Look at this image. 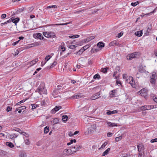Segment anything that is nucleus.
<instances>
[{"mask_svg": "<svg viewBox=\"0 0 157 157\" xmlns=\"http://www.w3.org/2000/svg\"><path fill=\"white\" fill-rule=\"evenodd\" d=\"M20 157H26V155L24 153H22L20 155Z\"/></svg>", "mask_w": 157, "mask_h": 157, "instance_id": "864d4df0", "label": "nucleus"}, {"mask_svg": "<svg viewBox=\"0 0 157 157\" xmlns=\"http://www.w3.org/2000/svg\"><path fill=\"white\" fill-rule=\"evenodd\" d=\"M13 17L11 18L9 20H8L7 21H6V24L10 22H12L13 20Z\"/></svg>", "mask_w": 157, "mask_h": 157, "instance_id": "5fc2aeb1", "label": "nucleus"}, {"mask_svg": "<svg viewBox=\"0 0 157 157\" xmlns=\"http://www.w3.org/2000/svg\"><path fill=\"white\" fill-rule=\"evenodd\" d=\"M140 94L143 93L147 92L146 90L144 89H142L139 91Z\"/></svg>", "mask_w": 157, "mask_h": 157, "instance_id": "8fccbe9b", "label": "nucleus"}, {"mask_svg": "<svg viewBox=\"0 0 157 157\" xmlns=\"http://www.w3.org/2000/svg\"><path fill=\"white\" fill-rule=\"evenodd\" d=\"M91 128H92V131H94L96 128V126L95 124H94L91 125Z\"/></svg>", "mask_w": 157, "mask_h": 157, "instance_id": "7c9ffc66", "label": "nucleus"}, {"mask_svg": "<svg viewBox=\"0 0 157 157\" xmlns=\"http://www.w3.org/2000/svg\"><path fill=\"white\" fill-rule=\"evenodd\" d=\"M50 38L53 37L54 38L56 37L55 34L54 32H49Z\"/></svg>", "mask_w": 157, "mask_h": 157, "instance_id": "a878e982", "label": "nucleus"}, {"mask_svg": "<svg viewBox=\"0 0 157 157\" xmlns=\"http://www.w3.org/2000/svg\"><path fill=\"white\" fill-rule=\"evenodd\" d=\"M147 92L143 93H140V94L143 96H146L147 95Z\"/></svg>", "mask_w": 157, "mask_h": 157, "instance_id": "603ef678", "label": "nucleus"}, {"mask_svg": "<svg viewBox=\"0 0 157 157\" xmlns=\"http://www.w3.org/2000/svg\"><path fill=\"white\" fill-rule=\"evenodd\" d=\"M157 79L156 73L155 72H154L152 73L151 75V76L150 82L152 84H155L156 82Z\"/></svg>", "mask_w": 157, "mask_h": 157, "instance_id": "7ed1b4c3", "label": "nucleus"}, {"mask_svg": "<svg viewBox=\"0 0 157 157\" xmlns=\"http://www.w3.org/2000/svg\"><path fill=\"white\" fill-rule=\"evenodd\" d=\"M154 105H149V110L152 109L154 108Z\"/></svg>", "mask_w": 157, "mask_h": 157, "instance_id": "4d7b16f0", "label": "nucleus"}, {"mask_svg": "<svg viewBox=\"0 0 157 157\" xmlns=\"http://www.w3.org/2000/svg\"><path fill=\"white\" fill-rule=\"evenodd\" d=\"M13 130L17 131L19 132H20L21 131V130L20 129L17 128H16V129H13Z\"/></svg>", "mask_w": 157, "mask_h": 157, "instance_id": "680f3d73", "label": "nucleus"}, {"mask_svg": "<svg viewBox=\"0 0 157 157\" xmlns=\"http://www.w3.org/2000/svg\"><path fill=\"white\" fill-rule=\"evenodd\" d=\"M38 61V59L36 58L35 59L32 61L30 62V64L31 65H33L35 64L36 62H37Z\"/></svg>", "mask_w": 157, "mask_h": 157, "instance_id": "412c9836", "label": "nucleus"}, {"mask_svg": "<svg viewBox=\"0 0 157 157\" xmlns=\"http://www.w3.org/2000/svg\"><path fill=\"white\" fill-rule=\"evenodd\" d=\"M59 122V119L58 118H56L54 119L53 123L54 124L58 123Z\"/></svg>", "mask_w": 157, "mask_h": 157, "instance_id": "2f4dec72", "label": "nucleus"}, {"mask_svg": "<svg viewBox=\"0 0 157 157\" xmlns=\"http://www.w3.org/2000/svg\"><path fill=\"white\" fill-rule=\"evenodd\" d=\"M129 80H130V81L129 82V83L131 85V86L135 88L136 87V85L134 81L133 80L132 77H130L129 78Z\"/></svg>", "mask_w": 157, "mask_h": 157, "instance_id": "1a4fd4ad", "label": "nucleus"}, {"mask_svg": "<svg viewBox=\"0 0 157 157\" xmlns=\"http://www.w3.org/2000/svg\"><path fill=\"white\" fill-rule=\"evenodd\" d=\"M108 68H102L101 69L103 73H105L107 72V70Z\"/></svg>", "mask_w": 157, "mask_h": 157, "instance_id": "a19ab883", "label": "nucleus"}, {"mask_svg": "<svg viewBox=\"0 0 157 157\" xmlns=\"http://www.w3.org/2000/svg\"><path fill=\"white\" fill-rule=\"evenodd\" d=\"M71 143L72 144L73 142L75 143L76 142V140L75 139L71 140H70Z\"/></svg>", "mask_w": 157, "mask_h": 157, "instance_id": "052dcab7", "label": "nucleus"}, {"mask_svg": "<svg viewBox=\"0 0 157 157\" xmlns=\"http://www.w3.org/2000/svg\"><path fill=\"white\" fill-rule=\"evenodd\" d=\"M68 135L70 136H73L74 135L73 133V132H70L69 133Z\"/></svg>", "mask_w": 157, "mask_h": 157, "instance_id": "0e129e2a", "label": "nucleus"}, {"mask_svg": "<svg viewBox=\"0 0 157 157\" xmlns=\"http://www.w3.org/2000/svg\"><path fill=\"white\" fill-rule=\"evenodd\" d=\"M122 138V135H121L119 137H117L115 138V141L116 142H118Z\"/></svg>", "mask_w": 157, "mask_h": 157, "instance_id": "c85d7f7f", "label": "nucleus"}, {"mask_svg": "<svg viewBox=\"0 0 157 157\" xmlns=\"http://www.w3.org/2000/svg\"><path fill=\"white\" fill-rule=\"evenodd\" d=\"M19 20L20 19L19 17H17L15 18H13V17L12 22L16 25V24L19 21Z\"/></svg>", "mask_w": 157, "mask_h": 157, "instance_id": "a211bd4d", "label": "nucleus"}, {"mask_svg": "<svg viewBox=\"0 0 157 157\" xmlns=\"http://www.w3.org/2000/svg\"><path fill=\"white\" fill-rule=\"evenodd\" d=\"M143 34L142 31H137L135 33V35L138 36H141Z\"/></svg>", "mask_w": 157, "mask_h": 157, "instance_id": "f3484780", "label": "nucleus"}, {"mask_svg": "<svg viewBox=\"0 0 157 157\" xmlns=\"http://www.w3.org/2000/svg\"><path fill=\"white\" fill-rule=\"evenodd\" d=\"M136 55H137L136 52H134L128 55L127 57V59L129 60H132L133 59L136 57Z\"/></svg>", "mask_w": 157, "mask_h": 157, "instance_id": "423d86ee", "label": "nucleus"}, {"mask_svg": "<svg viewBox=\"0 0 157 157\" xmlns=\"http://www.w3.org/2000/svg\"><path fill=\"white\" fill-rule=\"evenodd\" d=\"M26 108V107L25 106H23L19 107L20 110H23Z\"/></svg>", "mask_w": 157, "mask_h": 157, "instance_id": "3c124183", "label": "nucleus"}, {"mask_svg": "<svg viewBox=\"0 0 157 157\" xmlns=\"http://www.w3.org/2000/svg\"><path fill=\"white\" fill-rule=\"evenodd\" d=\"M29 46H30L29 47V48H31L32 47L36 46L35 42L33 43L32 44H29Z\"/></svg>", "mask_w": 157, "mask_h": 157, "instance_id": "ea45409f", "label": "nucleus"}, {"mask_svg": "<svg viewBox=\"0 0 157 157\" xmlns=\"http://www.w3.org/2000/svg\"><path fill=\"white\" fill-rule=\"evenodd\" d=\"M78 63L83 67L86 66L87 63L86 58L83 57L80 58L78 60Z\"/></svg>", "mask_w": 157, "mask_h": 157, "instance_id": "f03ea898", "label": "nucleus"}, {"mask_svg": "<svg viewBox=\"0 0 157 157\" xmlns=\"http://www.w3.org/2000/svg\"><path fill=\"white\" fill-rule=\"evenodd\" d=\"M29 9L28 10V11L29 12H31L33 10V9H34V8L33 7H31L29 8Z\"/></svg>", "mask_w": 157, "mask_h": 157, "instance_id": "6e6d98bb", "label": "nucleus"}, {"mask_svg": "<svg viewBox=\"0 0 157 157\" xmlns=\"http://www.w3.org/2000/svg\"><path fill=\"white\" fill-rule=\"evenodd\" d=\"M57 64V62L56 61H54L51 65L50 67V68H52L55 66Z\"/></svg>", "mask_w": 157, "mask_h": 157, "instance_id": "c9c22d12", "label": "nucleus"}, {"mask_svg": "<svg viewBox=\"0 0 157 157\" xmlns=\"http://www.w3.org/2000/svg\"><path fill=\"white\" fill-rule=\"evenodd\" d=\"M73 152H75L73 149H65L63 152V154L65 155L69 156L73 153Z\"/></svg>", "mask_w": 157, "mask_h": 157, "instance_id": "39448f33", "label": "nucleus"}, {"mask_svg": "<svg viewBox=\"0 0 157 157\" xmlns=\"http://www.w3.org/2000/svg\"><path fill=\"white\" fill-rule=\"evenodd\" d=\"M45 85L44 82H41L38 86L37 89L36 90L35 92H38L40 95L42 94H47V91L45 88Z\"/></svg>", "mask_w": 157, "mask_h": 157, "instance_id": "f257e3e1", "label": "nucleus"}, {"mask_svg": "<svg viewBox=\"0 0 157 157\" xmlns=\"http://www.w3.org/2000/svg\"><path fill=\"white\" fill-rule=\"evenodd\" d=\"M49 131V127L48 126L45 127L44 129V133H47Z\"/></svg>", "mask_w": 157, "mask_h": 157, "instance_id": "c756f323", "label": "nucleus"}, {"mask_svg": "<svg viewBox=\"0 0 157 157\" xmlns=\"http://www.w3.org/2000/svg\"><path fill=\"white\" fill-rule=\"evenodd\" d=\"M117 113V110H115L112 111L108 110L107 112H106V114L107 115H111L115 113Z\"/></svg>", "mask_w": 157, "mask_h": 157, "instance_id": "dca6fc26", "label": "nucleus"}, {"mask_svg": "<svg viewBox=\"0 0 157 157\" xmlns=\"http://www.w3.org/2000/svg\"><path fill=\"white\" fill-rule=\"evenodd\" d=\"M116 83L117 84V85H118V84L121 85V82L120 81L117 80Z\"/></svg>", "mask_w": 157, "mask_h": 157, "instance_id": "69168bd1", "label": "nucleus"}, {"mask_svg": "<svg viewBox=\"0 0 157 157\" xmlns=\"http://www.w3.org/2000/svg\"><path fill=\"white\" fill-rule=\"evenodd\" d=\"M12 109V108L10 107V106H8L7 107V109H6V110L7 112H9Z\"/></svg>", "mask_w": 157, "mask_h": 157, "instance_id": "4c0bfd02", "label": "nucleus"}, {"mask_svg": "<svg viewBox=\"0 0 157 157\" xmlns=\"http://www.w3.org/2000/svg\"><path fill=\"white\" fill-rule=\"evenodd\" d=\"M113 133L111 132H108L107 134V136L108 137H110L112 136Z\"/></svg>", "mask_w": 157, "mask_h": 157, "instance_id": "13d9d810", "label": "nucleus"}, {"mask_svg": "<svg viewBox=\"0 0 157 157\" xmlns=\"http://www.w3.org/2000/svg\"><path fill=\"white\" fill-rule=\"evenodd\" d=\"M6 145L11 148H12L14 147L13 144L11 142H7L6 143Z\"/></svg>", "mask_w": 157, "mask_h": 157, "instance_id": "4be33fe9", "label": "nucleus"}, {"mask_svg": "<svg viewBox=\"0 0 157 157\" xmlns=\"http://www.w3.org/2000/svg\"><path fill=\"white\" fill-rule=\"evenodd\" d=\"M153 100L155 102L157 103V98L156 97H155V98H153Z\"/></svg>", "mask_w": 157, "mask_h": 157, "instance_id": "774afa93", "label": "nucleus"}, {"mask_svg": "<svg viewBox=\"0 0 157 157\" xmlns=\"http://www.w3.org/2000/svg\"><path fill=\"white\" fill-rule=\"evenodd\" d=\"M37 36H38V39L40 40L43 39L44 38L42 35L40 33H37Z\"/></svg>", "mask_w": 157, "mask_h": 157, "instance_id": "bb28decb", "label": "nucleus"}, {"mask_svg": "<svg viewBox=\"0 0 157 157\" xmlns=\"http://www.w3.org/2000/svg\"><path fill=\"white\" fill-rule=\"evenodd\" d=\"M110 148H108L102 154V156H104L107 155L108 154V152L110 151Z\"/></svg>", "mask_w": 157, "mask_h": 157, "instance_id": "b1692460", "label": "nucleus"}, {"mask_svg": "<svg viewBox=\"0 0 157 157\" xmlns=\"http://www.w3.org/2000/svg\"><path fill=\"white\" fill-rule=\"evenodd\" d=\"M25 141V144H26L28 145L30 144V142L28 139H27Z\"/></svg>", "mask_w": 157, "mask_h": 157, "instance_id": "49530a36", "label": "nucleus"}, {"mask_svg": "<svg viewBox=\"0 0 157 157\" xmlns=\"http://www.w3.org/2000/svg\"><path fill=\"white\" fill-rule=\"evenodd\" d=\"M100 78V76L99 74H96L94 76V79H96V78L99 79Z\"/></svg>", "mask_w": 157, "mask_h": 157, "instance_id": "473e14b6", "label": "nucleus"}, {"mask_svg": "<svg viewBox=\"0 0 157 157\" xmlns=\"http://www.w3.org/2000/svg\"><path fill=\"white\" fill-rule=\"evenodd\" d=\"M139 72L142 73L144 71V70L143 69L142 67H140L139 68Z\"/></svg>", "mask_w": 157, "mask_h": 157, "instance_id": "72a5a7b5", "label": "nucleus"}, {"mask_svg": "<svg viewBox=\"0 0 157 157\" xmlns=\"http://www.w3.org/2000/svg\"><path fill=\"white\" fill-rule=\"evenodd\" d=\"M69 23H64V24H55V25H67Z\"/></svg>", "mask_w": 157, "mask_h": 157, "instance_id": "a18cd8bd", "label": "nucleus"}, {"mask_svg": "<svg viewBox=\"0 0 157 157\" xmlns=\"http://www.w3.org/2000/svg\"><path fill=\"white\" fill-rule=\"evenodd\" d=\"M123 33L121 32L120 33L118 34V36H117V37L118 38H120L123 35Z\"/></svg>", "mask_w": 157, "mask_h": 157, "instance_id": "c03bdc74", "label": "nucleus"}, {"mask_svg": "<svg viewBox=\"0 0 157 157\" xmlns=\"http://www.w3.org/2000/svg\"><path fill=\"white\" fill-rule=\"evenodd\" d=\"M117 43V41L116 40L114 41H113L111 42L110 44L109 45L110 46H114L115 45H116Z\"/></svg>", "mask_w": 157, "mask_h": 157, "instance_id": "393cba45", "label": "nucleus"}, {"mask_svg": "<svg viewBox=\"0 0 157 157\" xmlns=\"http://www.w3.org/2000/svg\"><path fill=\"white\" fill-rule=\"evenodd\" d=\"M107 124H108L109 127H113L114 126H117V124L115 123H112L110 122H107Z\"/></svg>", "mask_w": 157, "mask_h": 157, "instance_id": "4468645a", "label": "nucleus"}, {"mask_svg": "<svg viewBox=\"0 0 157 157\" xmlns=\"http://www.w3.org/2000/svg\"><path fill=\"white\" fill-rule=\"evenodd\" d=\"M43 34L44 36H45L46 37L48 38H50L49 37V32H44L43 33Z\"/></svg>", "mask_w": 157, "mask_h": 157, "instance_id": "cd10ccee", "label": "nucleus"}, {"mask_svg": "<svg viewBox=\"0 0 157 157\" xmlns=\"http://www.w3.org/2000/svg\"><path fill=\"white\" fill-rule=\"evenodd\" d=\"M17 135L16 134H13L11 135L9 134V137L10 139H13L14 138L17 137Z\"/></svg>", "mask_w": 157, "mask_h": 157, "instance_id": "6ab92c4d", "label": "nucleus"}, {"mask_svg": "<svg viewBox=\"0 0 157 157\" xmlns=\"http://www.w3.org/2000/svg\"><path fill=\"white\" fill-rule=\"evenodd\" d=\"M82 147L81 145H76L75 146L73 147L72 146L71 149H73L74 150V151L75 152H73V153L76 152L77 151H79L80 149H81Z\"/></svg>", "mask_w": 157, "mask_h": 157, "instance_id": "0eeeda50", "label": "nucleus"}, {"mask_svg": "<svg viewBox=\"0 0 157 157\" xmlns=\"http://www.w3.org/2000/svg\"><path fill=\"white\" fill-rule=\"evenodd\" d=\"M68 116L66 115H64L62 116V120L64 122H65L67 120Z\"/></svg>", "mask_w": 157, "mask_h": 157, "instance_id": "5701e85b", "label": "nucleus"}, {"mask_svg": "<svg viewBox=\"0 0 157 157\" xmlns=\"http://www.w3.org/2000/svg\"><path fill=\"white\" fill-rule=\"evenodd\" d=\"M19 41H20V40H19L15 42H13L12 44V45H14V46L16 44H18V42H19Z\"/></svg>", "mask_w": 157, "mask_h": 157, "instance_id": "bf43d9fd", "label": "nucleus"}, {"mask_svg": "<svg viewBox=\"0 0 157 157\" xmlns=\"http://www.w3.org/2000/svg\"><path fill=\"white\" fill-rule=\"evenodd\" d=\"M101 92V91H100L99 92L93 94L90 98H88V100H93L100 98L101 97L100 96Z\"/></svg>", "mask_w": 157, "mask_h": 157, "instance_id": "20e7f679", "label": "nucleus"}, {"mask_svg": "<svg viewBox=\"0 0 157 157\" xmlns=\"http://www.w3.org/2000/svg\"><path fill=\"white\" fill-rule=\"evenodd\" d=\"M95 38V36H90L86 38L84 40L86 42H88L93 39H94Z\"/></svg>", "mask_w": 157, "mask_h": 157, "instance_id": "9b49d317", "label": "nucleus"}, {"mask_svg": "<svg viewBox=\"0 0 157 157\" xmlns=\"http://www.w3.org/2000/svg\"><path fill=\"white\" fill-rule=\"evenodd\" d=\"M88 132H90V133H91V132H93V131H92V128H91V127L88 128Z\"/></svg>", "mask_w": 157, "mask_h": 157, "instance_id": "e2e57ef3", "label": "nucleus"}, {"mask_svg": "<svg viewBox=\"0 0 157 157\" xmlns=\"http://www.w3.org/2000/svg\"><path fill=\"white\" fill-rule=\"evenodd\" d=\"M41 103L42 105H44L46 104L45 101V100H44L42 101Z\"/></svg>", "mask_w": 157, "mask_h": 157, "instance_id": "338daca9", "label": "nucleus"}, {"mask_svg": "<svg viewBox=\"0 0 157 157\" xmlns=\"http://www.w3.org/2000/svg\"><path fill=\"white\" fill-rule=\"evenodd\" d=\"M108 144V143L107 142H105L101 146V148H103L105 147L106 145Z\"/></svg>", "mask_w": 157, "mask_h": 157, "instance_id": "58836bf2", "label": "nucleus"}, {"mask_svg": "<svg viewBox=\"0 0 157 157\" xmlns=\"http://www.w3.org/2000/svg\"><path fill=\"white\" fill-rule=\"evenodd\" d=\"M6 17V14H3L1 15V18L2 19H3L5 18Z\"/></svg>", "mask_w": 157, "mask_h": 157, "instance_id": "79ce46f5", "label": "nucleus"}, {"mask_svg": "<svg viewBox=\"0 0 157 157\" xmlns=\"http://www.w3.org/2000/svg\"><path fill=\"white\" fill-rule=\"evenodd\" d=\"M138 4H139V2H132L131 3V6H135L136 5H137Z\"/></svg>", "mask_w": 157, "mask_h": 157, "instance_id": "f704fd0d", "label": "nucleus"}, {"mask_svg": "<svg viewBox=\"0 0 157 157\" xmlns=\"http://www.w3.org/2000/svg\"><path fill=\"white\" fill-rule=\"evenodd\" d=\"M85 47V46H84V47L82 48L78 52H77L76 54H78L79 55L81 54L85 50L84 48Z\"/></svg>", "mask_w": 157, "mask_h": 157, "instance_id": "2eb2a0df", "label": "nucleus"}, {"mask_svg": "<svg viewBox=\"0 0 157 157\" xmlns=\"http://www.w3.org/2000/svg\"><path fill=\"white\" fill-rule=\"evenodd\" d=\"M76 46L74 45H71L69 47V48L71 49H73L76 48Z\"/></svg>", "mask_w": 157, "mask_h": 157, "instance_id": "09e8293b", "label": "nucleus"}, {"mask_svg": "<svg viewBox=\"0 0 157 157\" xmlns=\"http://www.w3.org/2000/svg\"><path fill=\"white\" fill-rule=\"evenodd\" d=\"M31 106H32V109H35L37 106V105L35 104H31Z\"/></svg>", "mask_w": 157, "mask_h": 157, "instance_id": "37998d69", "label": "nucleus"}, {"mask_svg": "<svg viewBox=\"0 0 157 157\" xmlns=\"http://www.w3.org/2000/svg\"><path fill=\"white\" fill-rule=\"evenodd\" d=\"M151 143H154V142H157V138L151 140Z\"/></svg>", "mask_w": 157, "mask_h": 157, "instance_id": "de8ad7c7", "label": "nucleus"}, {"mask_svg": "<svg viewBox=\"0 0 157 157\" xmlns=\"http://www.w3.org/2000/svg\"><path fill=\"white\" fill-rule=\"evenodd\" d=\"M51 57L49 55H48L46 56V57L45 58V60L46 61V62L48 61L51 58Z\"/></svg>", "mask_w": 157, "mask_h": 157, "instance_id": "e433bc0d", "label": "nucleus"}, {"mask_svg": "<svg viewBox=\"0 0 157 157\" xmlns=\"http://www.w3.org/2000/svg\"><path fill=\"white\" fill-rule=\"evenodd\" d=\"M140 109L142 111H144L145 110H149V105H145L142 106L140 107Z\"/></svg>", "mask_w": 157, "mask_h": 157, "instance_id": "ddd939ff", "label": "nucleus"}, {"mask_svg": "<svg viewBox=\"0 0 157 157\" xmlns=\"http://www.w3.org/2000/svg\"><path fill=\"white\" fill-rule=\"evenodd\" d=\"M58 90V89H56V90H55L53 91L52 94V95L54 98H56L58 97V93L57 91Z\"/></svg>", "mask_w": 157, "mask_h": 157, "instance_id": "f8f14e48", "label": "nucleus"}, {"mask_svg": "<svg viewBox=\"0 0 157 157\" xmlns=\"http://www.w3.org/2000/svg\"><path fill=\"white\" fill-rule=\"evenodd\" d=\"M61 109H62V107L61 106H56L52 110L51 112L52 113H55V112H57Z\"/></svg>", "mask_w": 157, "mask_h": 157, "instance_id": "9d476101", "label": "nucleus"}, {"mask_svg": "<svg viewBox=\"0 0 157 157\" xmlns=\"http://www.w3.org/2000/svg\"><path fill=\"white\" fill-rule=\"evenodd\" d=\"M82 94L81 93L75 94L72 97V98L75 99H78L82 97Z\"/></svg>", "mask_w": 157, "mask_h": 157, "instance_id": "6e6552de", "label": "nucleus"}, {"mask_svg": "<svg viewBox=\"0 0 157 157\" xmlns=\"http://www.w3.org/2000/svg\"><path fill=\"white\" fill-rule=\"evenodd\" d=\"M105 44L102 42H99L97 44V46L99 48H103L104 47Z\"/></svg>", "mask_w": 157, "mask_h": 157, "instance_id": "aec40b11", "label": "nucleus"}]
</instances>
